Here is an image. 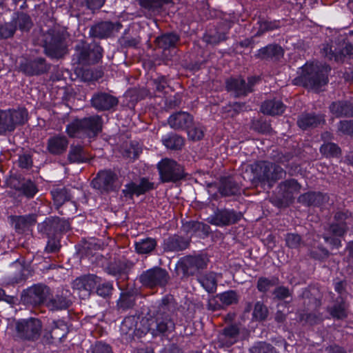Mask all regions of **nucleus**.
<instances>
[{
    "mask_svg": "<svg viewBox=\"0 0 353 353\" xmlns=\"http://www.w3.org/2000/svg\"><path fill=\"white\" fill-rule=\"evenodd\" d=\"M179 37L174 33H168L158 37L155 41L157 46L163 50H167L174 47L178 42Z\"/></svg>",
    "mask_w": 353,
    "mask_h": 353,
    "instance_id": "34",
    "label": "nucleus"
},
{
    "mask_svg": "<svg viewBox=\"0 0 353 353\" xmlns=\"http://www.w3.org/2000/svg\"><path fill=\"white\" fill-rule=\"evenodd\" d=\"M219 192L223 196H229L238 194L239 188L238 184L230 178H224L221 181Z\"/></svg>",
    "mask_w": 353,
    "mask_h": 353,
    "instance_id": "32",
    "label": "nucleus"
},
{
    "mask_svg": "<svg viewBox=\"0 0 353 353\" xmlns=\"http://www.w3.org/2000/svg\"><path fill=\"white\" fill-rule=\"evenodd\" d=\"M160 179L163 183L176 182L184 176L183 168L175 161L165 158L157 164Z\"/></svg>",
    "mask_w": 353,
    "mask_h": 353,
    "instance_id": "7",
    "label": "nucleus"
},
{
    "mask_svg": "<svg viewBox=\"0 0 353 353\" xmlns=\"http://www.w3.org/2000/svg\"><path fill=\"white\" fill-rule=\"evenodd\" d=\"M208 262V258L202 255L192 256L190 259L191 266L198 270L206 268Z\"/></svg>",
    "mask_w": 353,
    "mask_h": 353,
    "instance_id": "46",
    "label": "nucleus"
},
{
    "mask_svg": "<svg viewBox=\"0 0 353 353\" xmlns=\"http://www.w3.org/2000/svg\"><path fill=\"white\" fill-rule=\"evenodd\" d=\"M330 68L326 65L306 63L301 68L300 75L294 79L295 83H301L304 87L316 92L328 83V74Z\"/></svg>",
    "mask_w": 353,
    "mask_h": 353,
    "instance_id": "1",
    "label": "nucleus"
},
{
    "mask_svg": "<svg viewBox=\"0 0 353 353\" xmlns=\"http://www.w3.org/2000/svg\"><path fill=\"white\" fill-rule=\"evenodd\" d=\"M82 128L84 134L89 137L94 135L101 128V119L99 117L95 116L85 118L82 120H75L68 125L66 132L68 134L74 135L75 132L72 128Z\"/></svg>",
    "mask_w": 353,
    "mask_h": 353,
    "instance_id": "9",
    "label": "nucleus"
},
{
    "mask_svg": "<svg viewBox=\"0 0 353 353\" xmlns=\"http://www.w3.org/2000/svg\"><path fill=\"white\" fill-rule=\"evenodd\" d=\"M275 296L279 299H284L290 296L289 290L285 287H279L274 292Z\"/></svg>",
    "mask_w": 353,
    "mask_h": 353,
    "instance_id": "60",
    "label": "nucleus"
},
{
    "mask_svg": "<svg viewBox=\"0 0 353 353\" xmlns=\"http://www.w3.org/2000/svg\"><path fill=\"white\" fill-rule=\"evenodd\" d=\"M259 79L256 77L248 78V83L241 78H232L226 81L227 90L232 92L235 97L246 95L252 91V86Z\"/></svg>",
    "mask_w": 353,
    "mask_h": 353,
    "instance_id": "13",
    "label": "nucleus"
},
{
    "mask_svg": "<svg viewBox=\"0 0 353 353\" xmlns=\"http://www.w3.org/2000/svg\"><path fill=\"white\" fill-rule=\"evenodd\" d=\"M334 288L335 290L341 294V296L337 298L336 303L330 308V312L334 318L343 319L347 316V305L342 297L343 283L342 281L336 283Z\"/></svg>",
    "mask_w": 353,
    "mask_h": 353,
    "instance_id": "17",
    "label": "nucleus"
},
{
    "mask_svg": "<svg viewBox=\"0 0 353 353\" xmlns=\"http://www.w3.org/2000/svg\"><path fill=\"white\" fill-rule=\"evenodd\" d=\"M10 327H14L17 337L30 340L39 336L41 324L39 320L30 318L13 321L10 323Z\"/></svg>",
    "mask_w": 353,
    "mask_h": 353,
    "instance_id": "5",
    "label": "nucleus"
},
{
    "mask_svg": "<svg viewBox=\"0 0 353 353\" xmlns=\"http://www.w3.org/2000/svg\"><path fill=\"white\" fill-rule=\"evenodd\" d=\"M88 8L94 10L101 8L104 4L105 0H85Z\"/></svg>",
    "mask_w": 353,
    "mask_h": 353,
    "instance_id": "59",
    "label": "nucleus"
},
{
    "mask_svg": "<svg viewBox=\"0 0 353 353\" xmlns=\"http://www.w3.org/2000/svg\"><path fill=\"white\" fill-rule=\"evenodd\" d=\"M12 224L19 232H22L36 222L34 215L14 216L11 217Z\"/></svg>",
    "mask_w": 353,
    "mask_h": 353,
    "instance_id": "28",
    "label": "nucleus"
},
{
    "mask_svg": "<svg viewBox=\"0 0 353 353\" xmlns=\"http://www.w3.org/2000/svg\"><path fill=\"white\" fill-rule=\"evenodd\" d=\"M48 294L49 288L48 287L43 285H36L28 290L23 299L32 305H39L46 301Z\"/></svg>",
    "mask_w": 353,
    "mask_h": 353,
    "instance_id": "14",
    "label": "nucleus"
},
{
    "mask_svg": "<svg viewBox=\"0 0 353 353\" xmlns=\"http://www.w3.org/2000/svg\"><path fill=\"white\" fill-rule=\"evenodd\" d=\"M283 54V49L278 45H268L259 49L257 52V57L261 59H279Z\"/></svg>",
    "mask_w": 353,
    "mask_h": 353,
    "instance_id": "30",
    "label": "nucleus"
},
{
    "mask_svg": "<svg viewBox=\"0 0 353 353\" xmlns=\"http://www.w3.org/2000/svg\"><path fill=\"white\" fill-rule=\"evenodd\" d=\"M251 170L254 184L268 183L272 186V183L285 175L282 168L268 161L256 162L251 165Z\"/></svg>",
    "mask_w": 353,
    "mask_h": 353,
    "instance_id": "2",
    "label": "nucleus"
},
{
    "mask_svg": "<svg viewBox=\"0 0 353 353\" xmlns=\"http://www.w3.org/2000/svg\"><path fill=\"white\" fill-rule=\"evenodd\" d=\"M193 121L192 117L186 112H179L170 116L168 122L170 128L179 130L190 128Z\"/></svg>",
    "mask_w": 353,
    "mask_h": 353,
    "instance_id": "18",
    "label": "nucleus"
},
{
    "mask_svg": "<svg viewBox=\"0 0 353 353\" xmlns=\"http://www.w3.org/2000/svg\"><path fill=\"white\" fill-rule=\"evenodd\" d=\"M110 349L108 345L98 344L94 351V353H110Z\"/></svg>",
    "mask_w": 353,
    "mask_h": 353,
    "instance_id": "64",
    "label": "nucleus"
},
{
    "mask_svg": "<svg viewBox=\"0 0 353 353\" xmlns=\"http://www.w3.org/2000/svg\"><path fill=\"white\" fill-rule=\"evenodd\" d=\"M239 216L234 211L228 210H219L208 217V221L212 225L222 226L235 223Z\"/></svg>",
    "mask_w": 353,
    "mask_h": 353,
    "instance_id": "15",
    "label": "nucleus"
},
{
    "mask_svg": "<svg viewBox=\"0 0 353 353\" xmlns=\"http://www.w3.org/2000/svg\"><path fill=\"white\" fill-rule=\"evenodd\" d=\"M188 246V242L178 236L169 237L165 241L164 250L170 252L183 250Z\"/></svg>",
    "mask_w": 353,
    "mask_h": 353,
    "instance_id": "27",
    "label": "nucleus"
},
{
    "mask_svg": "<svg viewBox=\"0 0 353 353\" xmlns=\"http://www.w3.org/2000/svg\"><path fill=\"white\" fill-rule=\"evenodd\" d=\"M139 149L131 145L125 152L124 155L128 158L135 159L139 154Z\"/></svg>",
    "mask_w": 353,
    "mask_h": 353,
    "instance_id": "61",
    "label": "nucleus"
},
{
    "mask_svg": "<svg viewBox=\"0 0 353 353\" xmlns=\"http://www.w3.org/2000/svg\"><path fill=\"white\" fill-rule=\"evenodd\" d=\"M322 51L324 56L327 59H334L336 62H342L347 55H353V44L347 43L344 48L339 50L336 48L332 50V46L327 44L324 46Z\"/></svg>",
    "mask_w": 353,
    "mask_h": 353,
    "instance_id": "16",
    "label": "nucleus"
},
{
    "mask_svg": "<svg viewBox=\"0 0 353 353\" xmlns=\"http://www.w3.org/2000/svg\"><path fill=\"white\" fill-rule=\"evenodd\" d=\"M188 227L191 232L198 235H200V232L208 234L210 230V227L208 225L197 221H191L188 223Z\"/></svg>",
    "mask_w": 353,
    "mask_h": 353,
    "instance_id": "44",
    "label": "nucleus"
},
{
    "mask_svg": "<svg viewBox=\"0 0 353 353\" xmlns=\"http://www.w3.org/2000/svg\"><path fill=\"white\" fill-rule=\"evenodd\" d=\"M19 163L21 168H28L32 164V160L28 155H22L19 157Z\"/></svg>",
    "mask_w": 353,
    "mask_h": 353,
    "instance_id": "63",
    "label": "nucleus"
},
{
    "mask_svg": "<svg viewBox=\"0 0 353 353\" xmlns=\"http://www.w3.org/2000/svg\"><path fill=\"white\" fill-rule=\"evenodd\" d=\"M219 297L212 296L208 299V307L212 311L217 310L222 307V304L217 302Z\"/></svg>",
    "mask_w": 353,
    "mask_h": 353,
    "instance_id": "62",
    "label": "nucleus"
},
{
    "mask_svg": "<svg viewBox=\"0 0 353 353\" xmlns=\"http://www.w3.org/2000/svg\"><path fill=\"white\" fill-rule=\"evenodd\" d=\"M328 199L326 194L320 192H307L299 197V201L307 205L321 206Z\"/></svg>",
    "mask_w": 353,
    "mask_h": 353,
    "instance_id": "22",
    "label": "nucleus"
},
{
    "mask_svg": "<svg viewBox=\"0 0 353 353\" xmlns=\"http://www.w3.org/2000/svg\"><path fill=\"white\" fill-rule=\"evenodd\" d=\"M168 279L169 275L167 271L159 267L149 269L143 272L139 276L140 282L149 288L165 286Z\"/></svg>",
    "mask_w": 353,
    "mask_h": 353,
    "instance_id": "8",
    "label": "nucleus"
},
{
    "mask_svg": "<svg viewBox=\"0 0 353 353\" xmlns=\"http://www.w3.org/2000/svg\"><path fill=\"white\" fill-rule=\"evenodd\" d=\"M66 31L55 26L44 34L43 42L46 53L52 58H60L67 52Z\"/></svg>",
    "mask_w": 353,
    "mask_h": 353,
    "instance_id": "3",
    "label": "nucleus"
},
{
    "mask_svg": "<svg viewBox=\"0 0 353 353\" xmlns=\"http://www.w3.org/2000/svg\"><path fill=\"white\" fill-rule=\"evenodd\" d=\"M334 217L336 223L330 225V231L334 237L324 236V240L330 245L339 248L341 246V241L338 237L343 235L348 225H353V216L347 212H339Z\"/></svg>",
    "mask_w": 353,
    "mask_h": 353,
    "instance_id": "4",
    "label": "nucleus"
},
{
    "mask_svg": "<svg viewBox=\"0 0 353 353\" xmlns=\"http://www.w3.org/2000/svg\"><path fill=\"white\" fill-rule=\"evenodd\" d=\"M197 281L201 286L209 293H214L216 290L217 283L216 274L209 272L197 277Z\"/></svg>",
    "mask_w": 353,
    "mask_h": 353,
    "instance_id": "31",
    "label": "nucleus"
},
{
    "mask_svg": "<svg viewBox=\"0 0 353 353\" xmlns=\"http://www.w3.org/2000/svg\"><path fill=\"white\" fill-rule=\"evenodd\" d=\"M21 192L28 197H32L37 193V189L33 182L27 181L24 182L21 188Z\"/></svg>",
    "mask_w": 353,
    "mask_h": 353,
    "instance_id": "47",
    "label": "nucleus"
},
{
    "mask_svg": "<svg viewBox=\"0 0 353 353\" xmlns=\"http://www.w3.org/2000/svg\"><path fill=\"white\" fill-rule=\"evenodd\" d=\"M321 152L327 157H337L340 152V148L333 143H324L320 148Z\"/></svg>",
    "mask_w": 353,
    "mask_h": 353,
    "instance_id": "42",
    "label": "nucleus"
},
{
    "mask_svg": "<svg viewBox=\"0 0 353 353\" xmlns=\"http://www.w3.org/2000/svg\"><path fill=\"white\" fill-rule=\"evenodd\" d=\"M99 281L100 278L95 275L85 276L75 279L72 288L81 299H85L93 292Z\"/></svg>",
    "mask_w": 353,
    "mask_h": 353,
    "instance_id": "11",
    "label": "nucleus"
},
{
    "mask_svg": "<svg viewBox=\"0 0 353 353\" xmlns=\"http://www.w3.org/2000/svg\"><path fill=\"white\" fill-rule=\"evenodd\" d=\"M95 289L97 294H99L101 296L105 297L108 296L110 293V286L108 283H101V279L99 283H97Z\"/></svg>",
    "mask_w": 353,
    "mask_h": 353,
    "instance_id": "55",
    "label": "nucleus"
},
{
    "mask_svg": "<svg viewBox=\"0 0 353 353\" xmlns=\"http://www.w3.org/2000/svg\"><path fill=\"white\" fill-rule=\"evenodd\" d=\"M54 203L57 205H62L69 197L65 190H57L52 192Z\"/></svg>",
    "mask_w": 353,
    "mask_h": 353,
    "instance_id": "53",
    "label": "nucleus"
},
{
    "mask_svg": "<svg viewBox=\"0 0 353 353\" xmlns=\"http://www.w3.org/2000/svg\"><path fill=\"white\" fill-rule=\"evenodd\" d=\"M15 32L13 23L0 25V39H7L12 37Z\"/></svg>",
    "mask_w": 353,
    "mask_h": 353,
    "instance_id": "50",
    "label": "nucleus"
},
{
    "mask_svg": "<svg viewBox=\"0 0 353 353\" xmlns=\"http://www.w3.org/2000/svg\"><path fill=\"white\" fill-rule=\"evenodd\" d=\"M330 111L336 117H352L353 103L347 101L334 102L330 107Z\"/></svg>",
    "mask_w": 353,
    "mask_h": 353,
    "instance_id": "24",
    "label": "nucleus"
},
{
    "mask_svg": "<svg viewBox=\"0 0 353 353\" xmlns=\"http://www.w3.org/2000/svg\"><path fill=\"white\" fill-rule=\"evenodd\" d=\"M54 225H57L56 228L61 232L65 231L68 230L70 225L67 221L61 220L59 218L54 219L53 223L51 224V226L54 227Z\"/></svg>",
    "mask_w": 353,
    "mask_h": 353,
    "instance_id": "57",
    "label": "nucleus"
},
{
    "mask_svg": "<svg viewBox=\"0 0 353 353\" xmlns=\"http://www.w3.org/2000/svg\"><path fill=\"white\" fill-rule=\"evenodd\" d=\"M268 314V310L265 305H264L261 302L258 301L255 303L252 318L256 321H263L265 320Z\"/></svg>",
    "mask_w": 353,
    "mask_h": 353,
    "instance_id": "40",
    "label": "nucleus"
},
{
    "mask_svg": "<svg viewBox=\"0 0 353 353\" xmlns=\"http://www.w3.org/2000/svg\"><path fill=\"white\" fill-rule=\"evenodd\" d=\"M225 39V35L224 34L216 33L212 34L210 32L206 33L203 37V40L210 44H217L220 41Z\"/></svg>",
    "mask_w": 353,
    "mask_h": 353,
    "instance_id": "49",
    "label": "nucleus"
},
{
    "mask_svg": "<svg viewBox=\"0 0 353 353\" xmlns=\"http://www.w3.org/2000/svg\"><path fill=\"white\" fill-rule=\"evenodd\" d=\"M300 190L301 185L294 179L286 180L279 185V191L287 201L292 200Z\"/></svg>",
    "mask_w": 353,
    "mask_h": 353,
    "instance_id": "21",
    "label": "nucleus"
},
{
    "mask_svg": "<svg viewBox=\"0 0 353 353\" xmlns=\"http://www.w3.org/2000/svg\"><path fill=\"white\" fill-rule=\"evenodd\" d=\"M28 112L25 108L0 110V134L13 131L17 125L27 121Z\"/></svg>",
    "mask_w": 353,
    "mask_h": 353,
    "instance_id": "6",
    "label": "nucleus"
},
{
    "mask_svg": "<svg viewBox=\"0 0 353 353\" xmlns=\"http://www.w3.org/2000/svg\"><path fill=\"white\" fill-rule=\"evenodd\" d=\"M92 105L98 110H106L110 107V97L108 94L101 93L92 99Z\"/></svg>",
    "mask_w": 353,
    "mask_h": 353,
    "instance_id": "37",
    "label": "nucleus"
},
{
    "mask_svg": "<svg viewBox=\"0 0 353 353\" xmlns=\"http://www.w3.org/2000/svg\"><path fill=\"white\" fill-rule=\"evenodd\" d=\"M156 246L157 242L152 238H146L135 242V249L139 254L150 253Z\"/></svg>",
    "mask_w": 353,
    "mask_h": 353,
    "instance_id": "35",
    "label": "nucleus"
},
{
    "mask_svg": "<svg viewBox=\"0 0 353 353\" xmlns=\"http://www.w3.org/2000/svg\"><path fill=\"white\" fill-rule=\"evenodd\" d=\"M163 144L169 149L180 150L184 145L183 139L174 133L165 134L162 137Z\"/></svg>",
    "mask_w": 353,
    "mask_h": 353,
    "instance_id": "33",
    "label": "nucleus"
},
{
    "mask_svg": "<svg viewBox=\"0 0 353 353\" xmlns=\"http://www.w3.org/2000/svg\"><path fill=\"white\" fill-rule=\"evenodd\" d=\"M68 147V141L64 136H54L49 139L48 150L53 154H59L65 152Z\"/></svg>",
    "mask_w": 353,
    "mask_h": 353,
    "instance_id": "23",
    "label": "nucleus"
},
{
    "mask_svg": "<svg viewBox=\"0 0 353 353\" xmlns=\"http://www.w3.org/2000/svg\"><path fill=\"white\" fill-rule=\"evenodd\" d=\"M323 122H324V119L322 116L303 114L300 116L297 123L301 129L306 130L309 128L316 127Z\"/></svg>",
    "mask_w": 353,
    "mask_h": 353,
    "instance_id": "26",
    "label": "nucleus"
},
{
    "mask_svg": "<svg viewBox=\"0 0 353 353\" xmlns=\"http://www.w3.org/2000/svg\"><path fill=\"white\" fill-rule=\"evenodd\" d=\"M278 283V279L272 277L271 279L261 277L257 282V289L259 291L265 292L272 287L276 285Z\"/></svg>",
    "mask_w": 353,
    "mask_h": 353,
    "instance_id": "41",
    "label": "nucleus"
},
{
    "mask_svg": "<svg viewBox=\"0 0 353 353\" xmlns=\"http://www.w3.org/2000/svg\"><path fill=\"white\" fill-rule=\"evenodd\" d=\"M285 239L286 245L290 248H299L303 243L301 236L297 234H288Z\"/></svg>",
    "mask_w": 353,
    "mask_h": 353,
    "instance_id": "45",
    "label": "nucleus"
},
{
    "mask_svg": "<svg viewBox=\"0 0 353 353\" xmlns=\"http://www.w3.org/2000/svg\"><path fill=\"white\" fill-rule=\"evenodd\" d=\"M153 188V183L145 178H142L139 183L132 182L127 184L123 192L125 195L139 196Z\"/></svg>",
    "mask_w": 353,
    "mask_h": 353,
    "instance_id": "19",
    "label": "nucleus"
},
{
    "mask_svg": "<svg viewBox=\"0 0 353 353\" xmlns=\"http://www.w3.org/2000/svg\"><path fill=\"white\" fill-rule=\"evenodd\" d=\"M110 184V172L108 170H103L99 172L97 176L92 181L94 188L98 189L101 192L108 191Z\"/></svg>",
    "mask_w": 353,
    "mask_h": 353,
    "instance_id": "29",
    "label": "nucleus"
},
{
    "mask_svg": "<svg viewBox=\"0 0 353 353\" xmlns=\"http://www.w3.org/2000/svg\"><path fill=\"white\" fill-rule=\"evenodd\" d=\"M188 129V135L190 139L194 141H198L203 138V130L201 126H190Z\"/></svg>",
    "mask_w": 353,
    "mask_h": 353,
    "instance_id": "48",
    "label": "nucleus"
},
{
    "mask_svg": "<svg viewBox=\"0 0 353 353\" xmlns=\"http://www.w3.org/2000/svg\"><path fill=\"white\" fill-rule=\"evenodd\" d=\"M148 330L152 335H159L174 330L175 325L169 314L158 313L154 319H151Z\"/></svg>",
    "mask_w": 353,
    "mask_h": 353,
    "instance_id": "12",
    "label": "nucleus"
},
{
    "mask_svg": "<svg viewBox=\"0 0 353 353\" xmlns=\"http://www.w3.org/2000/svg\"><path fill=\"white\" fill-rule=\"evenodd\" d=\"M14 26H19V28L22 31L28 30L32 26V21L30 17L24 13H18L16 17L12 19Z\"/></svg>",
    "mask_w": 353,
    "mask_h": 353,
    "instance_id": "38",
    "label": "nucleus"
},
{
    "mask_svg": "<svg viewBox=\"0 0 353 353\" xmlns=\"http://www.w3.org/2000/svg\"><path fill=\"white\" fill-rule=\"evenodd\" d=\"M285 106L279 100H268L263 103L261 110L263 114L269 115H279L285 110Z\"/></svg>",
    "mask_w": 353,
    "mask_h": 353,
    "instance_id": "25",
    "label": "nucleus"
},
{
    "mask_svg": "<svg viewBox=\"0 0 353 353\" xmlns=\"http://www.w3.org/2000/svg\"><path fill=\"white\" fill-rule=\"evenodd\" d=\"M338 129L340 132L353 135V121H342L339 123Z\"/></svg>",
    "mask_w": 353,
    "mask_h": 353,
    "instance_id": "54",
    "label": "nucleus"
},
{
    "mask_svg": "<svg viewBox=\"0 0 353 353\" xmlns=\"http://www.w3.org/2000/svg\"><path fill=\"white\" fill-rule=\"evenodd\" d=\"M166 0H140V5L152 12L157 11L164 3Z\"/></svg>",
    "mask_w": 353,
    "mask_h": 353,
    "instance_id": "43",
    "label": "nucleus"
},
{
    "mask_svg": "<svg viewBox=\"0 0 353 353\" xmlns=\"http://www.w3.org/2000/svg\"><path fill=\"white\" fill-rule=\"evenodd\" d=\"M70 304V301L65 296L57 295L55 297L50 299L46 305L51 310H59L66 309Z\"/></svg>",
    "mask_w": 353,
    "mask_h": 353,
    "instance_id": "36",
    "label": "nucleus"
},
{
    "mask_svg": "<svg viewBox=\"0 0 353 353\" xmlns=\"http://www.w3.org/2000/svg\"><path fill=\"white\" fill-rule=\"evenodd\" d=\"M239 329L236 325H231L225 327L223 332L219 335V341L222 347H229L236 343L238 340Z\"/></svg>",
    "mask_w": 353,
    "mask_h": 353,
    "instance_id": "20",
    "label": "nucleus"
},
{
    "mask_svg": "<svg viewBox=\"0 0 353 353\" xmlns=\"http://www.w3.org/2000/svg\"><path fill=\"white\" fill-rule=\"evenodd\" d=\"M156 90L159 92H164L167 88V81L164 77H159L153 81Z\"/></svg>",
    "mask_w": 353,
    "mask_h": 353,
    "instance_id": "56",
    "label": "nucleus"
},
{
    "mask_svg": "<svg viewBox=\"0 0 353 353\" xmlns=\"http://www.w3.org/2000/svg\"><path fill=\"white\" fill-rule=\"evenodd\" d=\"M134 300L132 295L122 294L118 302V306L120 308L126 310L134 305Z\"/></svg>",
    "mask_w": 353,
    "mask_h": 353,
    "instance_id": "51",
    "label": "nucleus"
},
{
    "mask_svg": "<svg viewBox=\"0 0 353 353\" xmlns=\"http://www.w3.org/2000/svg\"><path fill=\"white\" fill-rule=\"evenodd\" d=\"M102 48L99 45L94 43L87 48L84 43L76 47V55L79 63L83 64L94 63L99 61L102 57Z\"/></svg>",
    "mask_w": 353,
    "mask_h": 353,
    "instance_id": "10",
    "label": "nucleus"
},
{
    "mask_svg": "<svg viewBox=\"0 0 353 353\" xmlns=\"http://www.w3.org/2000/svg\"><path fill=\"white\" fill-rule=\"evenodd\" d=\"M222 305H229L238 301V296L235 291L229 290L216 295Z\"/></svg>",
    "mask_w": 353,
    "mask_h": 353,
    "instance_id": "39",
    "label": "nucleus"
},
{
    "mask_svg": "<svg viewBox=\"0 0 353 353\" xmlns=\"http://www.w3.org/2000/svg\"><path fill=\"white\" fill-rule=\"evenodd\" d=\"M81 148H74L71 150L69 154V159L72 161H81L82 157L81 154Z\"/></svg>",
    "mask_w": 353,
    "mask_h": 353,
    "instance_id": "58",
    "label": "nucleus"
},
{
    "mask_svg": "<svg viewBox=\"0 0 353 353\" xmlns=\"http://www.w3.org/2000/svg\"><path fill=\"white\" fill-rule=\"evenodd\" d=\"M279 21H269L267 20H261L259 21V31L265 32L277 29L280 27Z\"/></svg>",
    "mask_w": 353,
    "mask_h": 353,
    "instance_id": "52",
    "label": "nucleus"
}]
</instances>
